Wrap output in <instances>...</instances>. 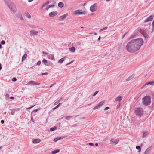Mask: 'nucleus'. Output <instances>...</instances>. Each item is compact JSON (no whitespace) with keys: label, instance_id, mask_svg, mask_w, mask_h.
<instances>
[{"label":"nucleus","instance_id":"393cba45","mask_svg":"<svg viewBox=\"0 0 154 154\" xmlns=\"http://www.w3.org/2000/svg\"><path fill=\"white\" fill-rule=\"evenodd\" d=\"M60 151V150L59 149H56V150H55L54 151H52L51 152V153L52 154H56V153H57L58 152H59Z\"/></svg>","mask_w":154,"mask_h":154},{"label":"nucleus","instance_id":"412c9836","mask_svg":"<svg viewBox=\"0 0 154 154\" xmlns=\"http://www.w3.org/2000/svg\"><path fill=\"white\" fill-rule=\"evenodd\" d=\"M66 57H64L63 58H62L60 59L58 61V62L60 64L63 63V62L64 61L65 58Z\"/></svg>","mask_w":154,"mask_h":154},{"label":"nucleus","instance_id":"2eb2a0df","mask_svg":"<svg viewBox=\"0 0 154 154\" xmlns=\"http://www.w3.org/2000/svg\"><path fill=\"white\" fill-rule=\"evenodd\" d=\"M41 140L39 139H34L33 140V142L34 143H38L40 142Z\"/></svg>","mask_w":154,"mask_h":154},{"label":"nucleus","instance_id":"f704fd0d","mask_svg":"<svg viewBox=\"0 0 154 154\" xmlns=\"http://www.w3.org/2000/svg\"><path fill=\"white\" fill-rule=\"evenodd\" d=\"M147 135V132H146V131H144V133H143V137H146Z\"/></svg>","mask_w":154,"mask_h":154},{"label":"nucleus","instance_id":"49530a36","mask_svg":"<svg viewBox=\"0 0 154 154\" xmlns=\"http://www.w3.org/2000/svg\"><path fill=\"white\" fill-rule=\"evenodd\" d=\"M109 109V107H106L104 109V110H108V109Z\"/></svg>","mask_w":154,"mask_h":154},{"label":"nucleus","instance_id":"bb28decb","mask_svg":"<svg viewBox=\"0 0 154 154\" xmlns=\"http://www.w3.org/2000/svg\"><path fill=\"white\" fill-rule=\"evenodd\" d=\"M63 137H58V138H54V141L55 142H56L58 140L61 139V138H63Z\"/></svg>","mask_w":154,"mask_h":154},{"label":"nucleus","instance_id":"9b49d317","mask_svg":"<svg viewBox=\"0 0 154 154\" xmlns=\"http://www.w3.org/2000/svg\"><path fill=\"white\" fill-rule=\"evenodd\" d=\"M118 142L119 140L117 139H112L110 140L111 144L113 145H116Z\"/></svg>","mask_w":154,"mask_h":154},{"label":"nucleus","instance_id":"603ef678","mask_svg":"<svg viewBox=\"0 0 154 154\" xmlns=\"http://www.w3.org/2000/svg\"><path fill=\"white\" fill-rule=\"evenodd\" d=\"M152 27L154 28V20H153L152 22Z\"/></svg>","mask_w":154,"mask_h":154},{"label":"nucleus","instance_id":"0e129e2a","mask_svg":"<svg viewBox=\"0 0 154 154\" xmlns=\"http://www.w3.org/2000/svg\"><path fill=\"white\" fill-rule=\"evenodd\" d=\"M54 84H51V85L50 86V88L52 87L53 86V85H54Z\"/></svg>","mask_w":154,"mask_h":154},{"label":"nucleus","instance_id":"c9c22d12","mask_svg":"<svg viewBox=\"0 0 154 154\" xmlns=\"http://www.w3.org/2000/svg\"><path fill=\"white\" fill-rule=\"evenodd\" d=\"M98 91H97L96 92H95L94 94H93V96H95L96 95H97V94L98 93Z\"/></svg>","mask_w":154,"mask_h":154},{"label":"nucleus","instance_id":"f03ea898","mask_svg":"<svg viewBox=\"0 0 154 154\" xmlns=\"http://www.w3.org/2000/svg\"><path fill=\"white\" fill-rule=\"evenodd\" d=\"M9 9L14 13L16 12V8L15 5L10 0H4Z\"/></svg>","mask_w":154,"mask_h":154},{"label":"nucleus","instance_id":"58836bf2","mask_svg":"<svg viewBox=\"0 0 154 154\" xmlns=\"http://www.w3.org/2000/svg\"><path fill=\"white\" fill-rule=\"evenodd\" d=\"M41 61H39L37 63V65H39L41 64Z\"/></svg>","mask_w":154,"mask_h":154},{"label":"nucleus","instance_id":"7ed1b4c3","mask_svg":"<svg viewBox=\"0 0 154 154\" xmlns=\"http://www.w3.org/2000/svg\"><path fill=\"white\" fill-rule=\"evenodd\" d=\"M143 104L145 106L149 105L151 102V98L149 96H146L142 99Z\"/></svg>","mask_w":154,"mask_h":154},{"label":"nucleus","instance_id":"79ce46f5","mask_svg":"<svg viewBox=\"0 0 154 154\" xmlns=\"http://www.w3.org/2000/svg\"><path fill=\"white\" fill-rule=\"evenodd\" d=\"M89 145H90V146H94V144L93 143H89Z\"/></svg>","mask_w":154,"mask_h":154},{"label":"nucleus","instance_id":"4d7b16f0","mask_svg":"<svg viewBox=\"0 0 154 154\" xmlns=\"http://www.w3.org/2000/svg\"><path fill=\"white\" fill-rule=\"evenodd\" d=\"M35 106V105H33V106H32V107H29V108H28V109H30L32 108V107H33V106Z\"/></svg>","mask_w":154,"mask_h":154},{"label":"nucleus","instance_id":"e433bc0d","mask_svg":"<svg viewBox=\"0 0 154 154\" xmlns=\"http://www.w3.org/2000/svg\"><path fill=\"white\" fill-rule=\"evenodd\" d=\"M17 80L16 78L15 77H14L12 79V81L13 82H15Z\"/></svg>","mask_w":154,"mask_h":154},{"label":"nucleus","instance_id":"774afa93","mask_svg":"<svg viewBox=\"0 0 154 154\" xmlns=\"http://www.w3.org/2000/svg\"><path fill=\"white\" fill-rule=\"evenodd\" d=\"M100 38H101L100 36H99L98 38V40H99L100 39Z\"/></svg>","mask_w":154,"mask_h":154},{"label":"nucleus","instance_id":"c03bdc74","mask_svg":"<svg viewBox=\"0 0 154 154\" xmlns=\"http://www.w3.org/2000/svg\"><path fill=\"white\" fill-rule=\"evenodd\" d=\"M48 74V73L47 72H45V73H42V75H47Z\"/></svg>","mask_w":154,"mask_h":154},{"label":"nucleus","instance_id":"680f3d73","mask_svg":"<svg viewBox=\"0 0 154 154\" xmlns=\"http://www.w3.org/2000/svg\"><path fill=\"white\" fill-rule=\"evenodd\" d=\"M10 98L11 99H14V97H10Z\"/></svg>","mask_w":154,"mask_h":154},{"label":"nucleus","instance_id":"cd10ccee","mask_svg":"<svg viewBox=\"0 0 154 154\" xmlns=\"http://www.w3.org/2000/svg\"><path fill=\"white\" fill-rule=\"evenodd\" d=\"M134 77V75H132L131 76H129L128 78H127L126 80L127 81H129L131 79H132Z\"/></svg>","mask_w":154,"mask_h":154},{"label":"nucleus","instance_id":"864d4df0","mask_svg":"<svg viewBox=\"0 0 154 154\" xmlns=\"http://www.w3.org/2000/svg\"><path fill=\"white\" fill-rule=\"evenodd\" d=\"M6 96L7 97H9V95L8 94H6Z\"/></svg>","mask_w":154,"mask_h":154},{"label":"nucleus","instance_id":"aec40b11","mask_svg":"<svg viewBox=\"0 0 154 154\" xmlns=\"http://www.w3.org/2000/svg\"><path fill=\"white\" fill-rule=\"evenodd\" d=\"M69 50L70 51L74 52L75 51V48L74 47H72L69 48Z\"/></svg>","mask_w":154,"mask_h":154},{"label":"nucleus","instance_id":"13d9d810","mask_svg":"<svg viewBox=\"0 0 154 154\" xmlns=\"http://www.w3.org/2000/svg\"><path fill=\"white\" fill-rule=\"evenodd\" d=\"M58 103H57V101L56 102H55L54 103V105H57V104Z\"/></svg>","mask_w":154,"mask_h":154},{"label":"nucleus","instance_id":"20e7f679","mask_svg":"<svg viewBox=\"0 0 154 154\" xmlns=\"http://www.w3.org/2000/svg\"><path fill=\"white\" fill-rule=\"evenodd\" d=\"M143 110L141 108H137L135 110V113L137 116H141L143 115Z\"/></svg>","mask_w":154,"mask_h":154},{"label":"nucleus","instance_id":"5701e85b","mask_svg":"<svg viewBox=\"0 0 154 154\" xmlns=\"http://www.w3.org/2000/svg\"><path fill=\"white\" fill-rule=\"evenodd\" d=\"M27 57V54H25L22 57V61L23 62L26 58Z\"/></svg>","mask_w":154,"mask_h":154},{"label":"nucleus","instance_id":"f257e3e1","mask_svg":"<svg viewBox=\"0 0 154 154\" xmlns=\"http://www.w3.org/2000/svg\"><path fill=\"white\" fill-rule=\"evenodd\" d=\"M143 43V40L141 38L132 40L127 43L126 49L130 52H135L140 49Z\"/></svg>","mask_w":154,"mask_h":154},{"label":"nucleus","instance_id":"a19ab883","mask_svg":"<svg viewBox=\"0 0 154 154\" xmlns=\"http://www.w3.org/2000/svg\"><path fill=\"white\" fill-rule=\"evenodd\" d=\"M73 60H72V61H71V62H70L69 63H68L66 64V65H69V64H71L72 63H73Z\"/></svg>","mask_w":154,"mask_h":154},{"label":"nucleus","instance_id":"b1692460","mask_svg":"<svg viewBox=\"0 0 154 154\" xmlns=\"http://www.w3.org/2000/svg\"><path fill=\"white\" fill-rule=\"evenodd\" d=\"M58 6L60 8H62L64 6V4L62 2H60L58 3Z\"/></svg>","mask_w":154,"mask_h":154},{"label":"nucleus","instance_id":"dca6fc26","mask_svg":"<svg viewBox=\"0 0 154 154\" xmlns=\"http://www.w3.org/2000/svg\"><path fill=\"white\" fill-rule=\"evenodd\" d=\"M151 148L150 147L148 148L145 151L144 154H149L151 151Z\"/></svg>","mask_w":154,"mask_h":154},{"label":"nucleus","instance_id":"6e6d98bb","mask_svg":"<svg viewBox=\"0 0 154 154\" xmlns=\"http://www.w3.org/2000/svg\"><path fill=\"white\" fill-rule=\"evenodd\" d=\"M34 84L35 85H39L40 84V83H35V84Z\"/></svg>","mask_w":154,"mask_h":154},{"label":"nucleus","instance_id":"423d86ee","mask_svg":"<svg viewBox=\"0 0 154 154\" xmlns=\"http://www.w3.org/2000/svg\"><path fill=\"white\" fill-rule=\"evenodd\" d=\"M97 9V3H94L92 5L90 8V11L92 12H94L96 11Z\"/></svg>","mask_w":154,"mask_h":154},{"label":"nucleus","instance_id":"f8f14e48","mask_svg":"<svg viewBox=\"0 0 154 154\" xmlns=\"http://www.w3.org/2000/svg\"><path fill=\"white\" fill-rule=\"evenodd\" d=\"M38 33V31H35L33 30H31L30 32V34L31 36L32 35L34 36L35 35H36Z\"/></svg>","mask_w":154,"mask_h":154},{"label":"nucleus","instance_id":"09e8293b","mask_svg":"<svg viewBox=\"0 0 154 154\" xmlns=\"http://www.w3.org/2000/svg\"><path fill=\"white\" fill-rule=\"evenodd\" d=\"M42 53L43 54H46V55H48V53H47V52H45L44 51H43L42 52Z\"/></svg>","mask_w":154,"mask_h":154},{"label":"nucleus","instance_id":"4c0bfd02","mask_svg":"<svg viewBox=\"0 0 154 154\" xmlns=\"http://www.w3.org/2000/svg\"><path fill=\"white\" fill-rule=\"evenodd\" d=\"M5 41L4 40H2L1 42V43L2 44L4 45L5 44Z\"/></svg>","mask_w":154,"mask_h":154},{"label":"nucleus","instance_id":"69168bd1","mask_svg":"<svg viewBox=\"0 0 154 154\" xmlns=\"http://www.w3.org/2000/svg\"><path fill=\"white\" fill-rule=\"evenodd\" d=\"M20 19H21V20H23V17H21L20 18Z\"/></svg>","mask_w":154,"mask_h":154},{"label":"nucleus","instance_id":"473e14b6","mask_svg":"<svg viewBox=\"0 0 154 154\" xmlns=\"http://www.w3.org/2000/svg\"><path fill=\"white\" fill-rule=\"evenodd\" d=\"M136 149H137L139 150V152H140V151H141V148L140 146H136Z\"/></svg>","mask_w":154,"mask_h":154},{"label":"nucleus","instance_id":"72a5a7b5","mask_svg":"<svg viewBox=\"0 0 154 154\" xmlns=\"http://www.w3.org/2000/svg\"><path fill=\"white\" fill-rule=\"evenodd\" d=\"M35 84V82H34V81H30L28 82L27 84L28 85H30L31 84Z\"/></svg>","mask_w":154,"mask_h":154},{"label":"nucleus","instance_id":"ea45409f","mask_svg":"<svg viewBox=\"0 0 154 154\" xmlns=\"http://www.w3.org/2000/svg\"><path fill=\"white\" fill-rule=\"evenodd\" d=\"M60 106H59V105H57L56 107L54 108H53V110H55V109H57V108H58V107H59Z\"/></svg>","mask_w":154,"mask_h":154},{"label":"nucleus","instance_id":"2f4dec72","mask_svg":"<svg viewBox=\"0 0 154 154\" xmlns=\"http://www.w3.org/2000/svg\"><path fill=\"white\" fill-rule=\"evenodd\" d=\"M148 84L149 85H150L152 86L154 85V81H151L149 82H148Z\"/></svg>","mask_w":154,"mask_h":154},{"label":"nucleus","instance_id":"338daca9","mask_svg":"<svg viewBox=\"0 0 154 154\" xmlns=\"http://www.w3.org/2000/svg\"><path fill=\"white\" fill-rule=\"evenodd\" d=\"M103 29H100V30L99 32H101V31H103Z\"/></svg>","mask_w":154,"mask_h":154},{"label":"nucleus","instance_id":"bf43d9fd","mask_svg":"<svg viewBox=\"0 0 154 154\" xmlns=\"http://www.w3.org/2000/svg\"><path fill=\"white\" fill-rule=\"evenodd\" d=\"M2 69V67L1 66V64L0 63V71Z\"/></svg>","mask_w":154,"mask_h":154},{"label":"nucleus","instance_id":"c756f323","mask_svg":"<svg viewBox=\"0 0 154 154\" xmlns=\"http://www.w3.org/2000/svg\"><path fill=\"white\" fill-rule=\"evenodd\" d=\"M72 116H67L65 117H62L61 119H62L64 118H65L67 120H68L69 118H72Z\"/></svg>","mask_w":154,"mask_h":154},{"label":"nucleus","instance_id":"6ab92c4d","mask_svg":"<svg viewBox=\"0 0 154 154\" xmlns=\"http://www.w3.org/2000/svg\"><path fill=\"white\" fill-rule=\"evenodd\" d=\"M136 36V35L135 34L131 35L128 38V40H130L132 38H135Z\"/></svg>","mask_w":154,"mask_h":154},{"label":"nucleus","instance_id":"37998d69","mask_svg":"<svg viewBox=\"0 0 154 154\" xmlns=\"http://www.w3.org/2000/svg\"><path fill=\"white\" fill-rule=\"evenodd\" d=\"M50 8L54 7V5H49Z\"/></svg>","mask_w":154,"mask_h":154},{"label":"nucleus","instance_id":"8fccbe9b","mask_svg":"<svg viewBox=\"0 0 154 154\" xmlns=\"http://www.w3.org/2000/svg\"><path fill=\"white\" fill-rule=\"evenodd\" d=\"M4 120H1V123L2 124H3V123H4Z\"/></svg>","mask_w":154,"mask_h":154},{"label":"nucleus","instance_id":"3c124183","mask_svg":"<svg viewBox=\"0 0 154 154\" xmlns=\"http://www.w3.org/2000/svg\"><path fill=\"white\" fill-rule=\"evenodd\" d=\"M77 126V124H74V125H72V127H76Z\"/></svg>","mask_w":154,"mask_h":154},{"label":"nucleus","instance_id":"f3484780","mask_svg":"<svg viewBox=\"0 0 154 154\" xmlns=\"http://www.w3.org/2000/svg\"><path fill=\"white\" fill-rule=\"evenodd\" d=\"M122 96H118L115 99V100L116 101H120L122 100Z\"/></svg>","mask_w":154,"mask_h":154},{"label":"nucleus","instance_id":"de8ad7c7","mask_svg":"<svg viewBox=\"0 0 154 154\" xmlns=\"http://www.w3.org/2000/svg\"><path fill=\"white\" fill-rule=\"evenodd\" d=\"M50 8V7H49V6H47L46 7V9L48 11L49 9Z\"/></svg>","mask_w":154,"mask_h":154},{"label":"nucleus","instance_id":"6e6552de","mask_svg":"<svg viewBox=\"0 0 154 154\" xmlns=\"http://www.w3.org/2000/svg\"><path fill=\"white\" fill-rule=\"evenodd\" d=\"M74 14L75 15H84L86 14V12L85 11L82 12V10L79 9L75 11Z\"/></svg>","mask_w":154,"mask_h":154},{"label":"nucleus","instance_id":"9d476101","mask_svg":"<svg viewBox=\"0 0 154 154\" xmlns=\"http://www.w3.org/2000/svg\"><path fill=\"white\" fill-rule=\"evenodd\" d=\"M42 62L44 63V64L45 65L48 66H50L51 65H52L53 64V63H51L50 62H48L46 60L44 59Z\"/></svg>","mask_w":154,"mask_h":154},{"label":"nucleus","instance_id":"39448f33","mask_svg":"<svg viewBox=\"0 0 154 154\" xmlns=\"http://www.w3.org/2000/svg\"><path fill=\"white\" fill-rule=\"evenodd\" d=\"M139 32L145 38H147L148 37V32L146 29L140 28L139 30Z\"/></svg>","mask_w":154,"mask_h":154},{"label":"nucleus","instance_id":"0eeeda50","mask_svg":"<svg viewBox=\"0 0 154 154\" xmlns=\"http://www.w3.org/2000/svg\"><path fill=\"white\" fill-rule=\"evenodd\" d=\"M105 102V101H101L97 106L93 108V109L95 110L100 108L103 105Z\"/></svg>","mask_w":154,"mask_h":154},{"label":"nucleus","instance_id":"052dcab7","mask_svg":"<svg viewBox=\"0 0 154 154\" xmlns=\"http://www.w3.org/2000/svg\"><path fill=\"white\" fill-rule=\"evenodd\" d=\"M34 0H28V2H31L32 1Z\"/></svg>","mask_w":154,"mask_h":154},{"label":"nucleus","instance_id":"a211bd4d","mask_svg":"<svg viewBox=\"0 0 154 154\" xmlns=\"http://www.w3.org/2000/svg\"><path fill=\"white\" fill-rule=\"evenodd\" d=\"M19 110V109L18 108V109H12L11 110V115H14V114H15V112L17 111H18Z\"/></svg>","mask_w":154,"mask_h":154},{"label":"nucleus","instance_id":"1a4fd4ad","mask_svg":"<svg viewBox=\"0 0 154 154\" xmlns=\"http://www.w3.org/2000/svg\"><path fill=\"white\" fill-rule=\"evenodd\" d=\"M154 17V15H151L148 17L144 21V23L152 21Z\"/></svg>","mask_w":154,"mask_h":154},{"label":"nucleus","instance_id":"5fc2aeb1","mask_svg":"<svg viewBox=\"0 0 154 154\" xmlns=\"http://www.w3.org/2000/svg\"><path fill=\"white\" fill-rule=\"evenodd\" d=\"M154 28L152 27L151 32L152 33L154 32Z\"/></svg>","mask_w":154,"mask_h":154},{"label":"nucleus","instance_id":"ddd939ff","mask_svg":"<svg viewBox=\"0 0 154 154\" xmlns=\"http://www.w3.org/2000/svg\"><path fill=\"white\" fill-rule=\"evenodd\" d=\"M57 12L56 11L52 12L49 14V15L50 17H53L57 15Z\"/></svg>","mask_w":154,"mask_h":154},{"label":"nucleus","instance_id":"a18cd8bd","mask_svg":"<svg viewBox=\"0 0 154 154\" xmlns=\"http://www.w3.org/2000/svg\"><path fill=\"white\" fill-rule=\"evenodd\" d=\"M126 34H127V32H126L123 35V36L122 37V39H123L125 37V36L126 35Z\"/></svg>","mask_w":154,"mask_h":154},{"label":"nucleus","instance_id":"c85d7f7f","mask_svg":"<svg viewBox=\"0 0 154 154\" xmlns=\"http://www.w3.org/2000/svg\"><path fill=\"white\" fill-rule=\"evenodd\" d=\"M26 16L28 18H30L31 17L30 14L27 12H26L25 13Z\"/></svg>","mask_w":154,"mask_h":154},{"label":"nucleus","instance_id":"e2e57ef3","mask_svg":"<svg viewBox=\"0 0 154 154\" xmlns=\"http://www.w3.org/2000/svg\"><path fill=\"white\" fill-rule=\"evenodd\" d=\"M104 28L105 30H106L108 29V27L107 26L105 27Z\"/></svg>","mask_w":154,"mask_h":154},{"label":"nucleus","instance_id":"a878e982","mask_svg":"<svg viewBox=\"0 0 154 154\" xmlns=\"http://www.w3.org/2000/svg\"><path fill=\"white\" fill-rule=\"evenodd\" d=\"M48 57L51 59H53L54 58V56L52 54H49L48 56Z\"/></svg>","mask_w":154,"mask_h":154},{"label":"nucleus","instance_id":"7c9ffc66","mask_svg":"<svg viewBox=\"0 0 154 154\" xmlns=\"http://www.w3.org/2000/svg\"><path fill=\"white\" fill-rule=\"evenodd\" d=\"M57 129V127L55 126H54L50 128V130L51 131H54L55 130H56Z\"/></svg>","mask_w":154,"mask_h":154},{"label":"nucleus","instance_id":"4be33fe9","mask_svg":"<svg viewBox=\"0 0 154 154\" xmlns=\"http://www.w3.org/2000/svg\"><path fill=\"white\" fill-rule=\"evenodd\" d=\"M49 3V1H47V2H45L43 4V5H42L41 8L42 9L44 7L48 5Z\"/></svg>","mask_w":154,"mask_h":154},{"label":"nucleus","instance_id":"4468645a","mask_svg":"<svg viewBox=\"0 0 154 154\" xmlns=\"http://www.w3.org/2000/svg\"><path fill=\"white\" fill-rule=\"evenodd\" d=\"M68 15V14L67 13H66L62 16H60V20L61 21H62L64 19H65Z\"/></svg>","mask_w":154,"mask_h":154}]
</instances>
